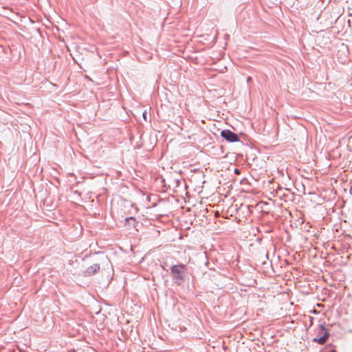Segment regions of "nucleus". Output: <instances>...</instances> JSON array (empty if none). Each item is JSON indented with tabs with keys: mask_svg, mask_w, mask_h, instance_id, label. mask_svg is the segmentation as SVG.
<instances>
[{
	"mask_svg": "<svg viewBox=\"0 0 352 352\" xmlns=\"http://www.w3.org/2000/svg\"><path fill=\"white\" fill-rule=\"evenodd\" d=\"M318 335L320 337H316L313 339V342L319 344H324L329 337L328 329L325 328L324 323L321 324L318 329Z\"/></svg>",
	"mask_w": 352,
	"mask_h": 352,
	"instance_id": "1",
	"label": "nucleus"
},
{
	"mask_svg": "<svg viewBox=\"0 0 352 352\" xmlns=\"http://www.w3.org/2000/svg\"><path fill=\"white\" fill-rule=\"evenodd\" d=\"M186 270L185 265H176L172 267L171 272L175 278H182Z\"/></svg>",
	"mask_w": 352,
	"mask_h": 352,
	"instance_id": "2",
	"label": "nucleus"
},
{
	"mask_svg": "<svg viewBox=\"0 0 352 352\" xmlns=\"http://www.w3.org/2000/svg\"><path fill=\"white\" fill-rule=\"evenodd\" d=\"M221 135L223 138H225L226 140L230 142H234L239 140V137L237 134L229 130L222 131Z\"/></svg>",
	"mask_w": 352,
	"mask_h": 352,
	"instance_id": "3",
	"label": "nucleus"
},
{
	"mask_svg": "<svg viewBox=\"0 0 352 352\" xmlns=\"http://www.w3.org/2000/svg\"><path fill=\"white\" fill-rule=\"evenodd\" d=\"M99 268L100 267L98 264H94L87 268L85 274L87 276H92L99 270Z\"/></svg>",
	"mask_w": 352,
	"mask_h": 352,
	"instance_id": "4",
	"label": "nucleus"
},
{
	"mask_svg": "<svg viewBox=\"0 0 352 352\" xmlns=\"http://www.w3.org/2000/svg\"><path fill=\"white\" fill-rule=\"evenodd\" d=\"M234 173H235L236 175H239V174H240V170H239V169L236 168V169L234 170Z\"/></svg>",
	"mask_w": 352,
	"mask_h": 352,
	"instance_id": "5",
	"label": "nucleus"
},
{
	"mask_svg": "<svg viewBox=\"0 0 352 352\" xmlns=\"http://www.w3.org/2000/svg\"><path fill=\"white\" fill-rule=\"evenodd\" d=\"M129 219L133 220V218H126V221H129Z\"/></svg>",
	"mask_w": 352,
	"mask_h": 352,
	"instance_id": "6",
	"label": "nucleus"
},
{
	"mask_svg": "<svg viewBox=\"0 0 352 352\" xmlns=\"http://www.w3.org/2000/svg\"><path fill=\"white\" fill-rule=\"evenodd\" d=\"M350 193L352 195V186L350 188Z\"/></svg>",
	"mask_w": 352,
	"mask_h": 352,
	"instance_id": "7",
	"label": "nucleus"
},
{
	"mask_svg": "<svg viewBox=\"0 0 352 352\" xmlns=\"http://www.w3.org/2000/svg\"><path fill=\"white\" fill-rule=\"evenodd\" d=\"M330 352H337L336 350L333 349Z\"/></svg>",
	"mask_w": 352,
	"mask_h": 352,
	"instance_id": "8",
	"label": "nucleus"
}]
</instances>
